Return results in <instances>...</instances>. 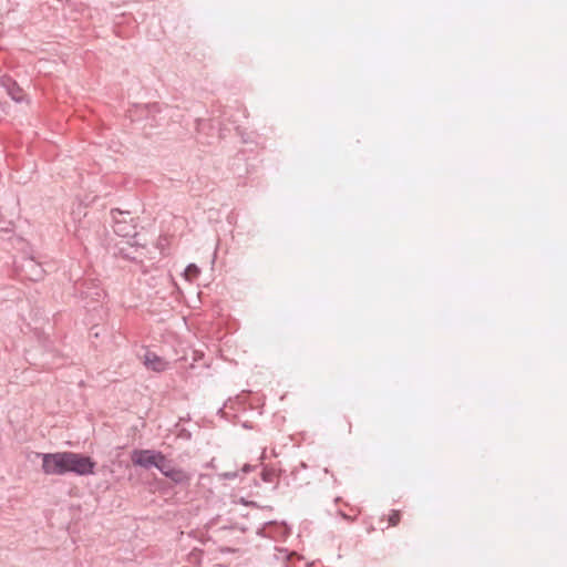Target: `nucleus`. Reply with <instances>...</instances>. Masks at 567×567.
Listing matches in <instances>:
<instances>
[{
    "label": "nucleus",
    "mask_w": 567,
    "mask_h": 567,
    "mask_svg": "<svg viewBox=\"0 0 567 567\" xmlns=\"http://www.w3.org/2000/svg\"><path fill=\"white\" fill-rule=\"evenodd\" d=\"M187 280H194L199 275V268L196 265H189L184 272Z\"/></svg>",
    "instance_id": "0eeeda50"
},
{
    "label": "nucleus",
    "mask_w": 567,
    "mask_h": 567,
    "mask_svg": "<svg viewBox=\"0 0 567 567\" xmlns=\"http://www.w3.org/2000/svg\"><path fill=\"white\" fill-rule=\"evenodd\" d=\"M134 465L148 468L155 466L161 471V465H164L166 457L161 452L151 450H134L131 454Z\"/></svg>",
    "instance_id": "f03ea898"
},
{
    "label": "nucleus",
    "mask_w": 567,
    "mask_h": 567,
    "mask_svg": "<svg viewBox=\"0 0 567 567\" xmlns=\"http://www.w3.org/2000/svg\"><path fill=\"white\" fill-rule=\"evenodd\" d=\"M95 462L74 452L48 453L42 456V470L47 475L74 473L80 476L94 473Z\"/></svg>",
    "instance_id": "f257e3e1"
},
{
    "label": "nucleus",
    "mask_w": 567,
    "mask_h": 567,
    "mask_svg": "<svg viewBox=\"0 0 567 567\" xmlns=\"http://www.w3.org/2000/svg\"><path fill=\"white\" fill-rule=\"evenodd\" d=\"M143 363L147 369L155 372H162L167 367V362L154 352H146Z\"/></svg>",
    "instance_id": "20e7f679"
},
{
    "label": "nucleus",
    "mask_w": 567,
    "mask_h": 567,
    "mask_svg": "<svg viewBox=\"0 0 567 567\" xmlns=\"http://www.w3.org/2000/svg\"><path fill=\"white\" fill-rule=\"evenodd\" d=\"M161 472L176 484L186 483L190 478V476L182 468L171 466L167 460L164 465H161Z\"/></svg>",
    "instance_id": "7ed1b4c3"
},
{
    "label": "nucleus",
    "mask_w": 567,
    "mask_h": 567,
    "mask_svg": "<svg viewBox=\"0 0 567 567\" xmlns=\"http://www.w3.org/2000/svg\"><path fill=\"white\" fill-rule=\"evenodd\" d=\"M114 230H115L116 234H118V235H121L123 237H128V236H131L133 234L128 229V227L125 225V221H116Z\"/></svg>",
    "instance_id": "423d86ee"
},
{
    "label": "nucleus",
    "mask_w": 567,
    "mask_h": 567,
    "mask_svg": "<svg viewBox=\"0 0 567 567\" xmlns=\"http://www.w3.org/2000/svg\"><path fill=\"white\" fill-rule=\"evenodd\" d=\"M3 85L7 87L9 95L17 102H21L24 100L23 90L10 78H4L2 81Z\"/></svg>",
    "instance_id": "39448f33"
},
{
    "label": "nucleus",
    "mask_w": 567,
    "mask_h": 567,
    "mask_svg": "<svg viewBox=\"0 0 567 567\" xmlns=\"http://www.w3.org/2000/svg\"><path fill=\"white\" fill-rule=\"evenodd\" d=\"M401 520V512L396 509H392L388 515L389 526H396Z\"/></svg>",
    "instance_id": "6e6552de"
}]
</instances>
